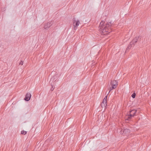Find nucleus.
I'll list each match as a JSON object with an SVG mask.
<instances>
[{"label": "nucleus", "mask_w": 151, "mask_h": 151, "mask_svg": "<svg viewBox=\"0 0 151 151\" xmlns=\"http://www.w3.org/2000/svg\"><path fill=\"white\" fill-rule=\"evenodd\" d=\"M105 22L102 21L99 25L100 30L101 34L103 35H106L111 31V27L113 25L112 22H109L104 24Z\"/></svg>", "instance_id": "obj_1"}, {"label": "nucleus", "mask_w": 151, "mask_h": 151, "mask_svg": "<svg viewBox=\"0 0 151 151\" xmlns=\"http://www.w3.org/2000/svg\"><path fill=\"white\" fill-rule=\"evenodd\" d=\"M137 111V110L135 109L131 110L128 114V115L125 117V120H129L132 117H134L136 115Z\"/></svg>", "instance_id": "obj_2"}, {"label": "nucleus", "mask_w": 151, "mask_h": 151, "mask_svg": "<svg viewBox=\"0 0 151 151\" xmlns=\"http://www.w3.org/2000/svg\"><path fill=\"white\" fill-rule=\"evenodd\" d=\"M111 87L109 88V91L108 92V94L111 90L115 88L117 85V82L116 81H111Z\"/></svg>", "instance_id": "obj_3"}, {"label": "nucleus", "mask_w": 151, "mask_h": 151, "mask_svg": "<svg viewBox=\"0 0 151 151\" xmlns=\"http://www.w3.org/2000/svg\"><path fill=\"white\" fill-rule=\"evenodd\" d=\"M73 25L74 27V29L75 30H76L80 23V21L78 19H76L75 18H73Z\"/></svg>", "instance_id": "obj_4"}, {"label": "nucleus", "mask_w": 151, "mask_h": 151, "mask_svg": "<svg viewBox=\"0 0 151 151\" xmlns=\"http://www.w3.org/2000/svg\"><path fill=\"white\" fill-rule=\"evenodd\" d=\"M52 22H48L45 25L44 28L45 29L47 30L52 26Z\"/></svg>", "instance_id": "obj_5"}, {"label": "nucleus", "mask_w": 151, "mask_h": 151, "mask_svg": "<svg viewBox=\"0 0 151 151\" xmlns=\"http://www.w3.org/2000/svg\"><path fill=\"white\" fill-rule=\"evenodd\" d=\"M139 38V36H137L136 37L132 40V41L130 42V45H133V46L134 45L136 42H137V40H138V39Z\"/></svg>", "instance_id": "obj_6"}, {"label": "nucleus", "mask_w": 151, "mask_h": 151, "mask_svg": "<svg viewBox=\"0 0 151 151\" xmlns=\"http://www.w3.org/2000/svg\"><path fill=\"white\" fill-rule=\"evenodd\" d=\"M31 96V95L30 93H27L24 99L26 101H28L30 99Z\"/></svg>", "instance_id": "obj_7"}, {"label": "nucleus", "mask_w": 151, "mask_h": 151, "mask_svg": "<svg viewBox=\"0 0 151 151\" xmlns=\"http://www.w3.org/2000/svg\"><path fill=\"white\" fill-rule=\"evenodd\" d=\"M123 130V133L124 134H128L130 132V130L127 128L124 129H122L121 131Z\"/></svg>", "instance_id": "obj_8"}, {"label": "nucleus", "mask_w": 151, "mask_h": 151, "mask_svg": "<svg viewBox=\"0 0 151 151\" xmlns=\"http://www.w3.org/2000/svg\"><path fill=\"white\" fill-rule=\"evenodd\" d=\"M56 76H53L52 77L50 81V83L52 84V83L54 82H54L56 81Z\"/></svg>", "instance_id": "obj_9"}, {"label": "nucleus", "mask_w": 151, "mask_h": 151, "mask_svg": "<svg viewBox=\"0 0 151 151\" xmlns=\"http://www.w3.org/2000/svg\"><path fill=\"white\" fill-rule=\"evenodd\" d=\"M133 46V45H130H130H128L127 47V48L126 52L128 50L130 49L131 47Z\"/></svg>", "instance_id": "obj_10"}, {"label": "nucleus", "mask_w": 151, "mask_h": 151, "mask_svg": "<svg viewBox=\"0 0 151 151\" xmlns=\"http://www.w3.org/2000/svg\"><path fill=\"white\" fill-rule=\"evenodd\" d=\"M27 132L26 131L23 130L21 131V134H22L25 135L26 134Z\"/></svg>", "instance_id": "obj_11"}, {"label": "nucleus", "mask_w": 151, "mask_h": 151, "mask_svg": "<svg viewBox=\"0 0 151 151\" xmlns=\"http://www.w3.org/2000/svg\"><path fill=\"white\" fill-rule=\"evenodd\" d=\"M101 106L102 108H105L107 105H106L105 104L101 103Z\"/></svg>", "instance_id": "obj_12"}, {"label": "nucleus", "mask_w": 151, "mask_h": 151, "mask_svg": "<svg viewBox=\"0 0 151 151\" xmlns=\"http://www.w3.org/2000/svg\"><path fill=\"white\" fill-rule=\"evenodd\" d=\"M136 94L135 93H134L132 95V97L133 98H134L135 97Z\"/></svg>", "instance_id": "obj_13"}, {"label": "nucleus", "mask_w": 151, "mask_h": 151, "mask_svg": "<svg viewBox=\"0 0 151 151\" xmlns=\"http://www.w3.org/2000/svg\"><path fill=\"white\" fill-rule=\"evenodd\" d=\"M102 103L103 104H105L106 105H107V101H105V100H103V101H102Z\"/></svg>", "instance_id": "obj_14"}, {"label": "nucleus", "mask_w": 151, "mask_h": 151, "mask_svg": "<svg viewBox=\"0 0 151 151\" xmlns=\"http://www.w3.org/2000/svg\"><path fill=\"white\" fill-rule=\"evenodd\" d=\"M107 95L105 97V98H104V99L103 100H104L106 101L107 99Z\"/></svg>", "instance_id": "obj_15"}, {"label": "nucleus", "mask_w": 151, "mask_h": 151, "mask_svg": "<svg viewBox=\"0 0 151 151\" xmlns=\"http://www.w3.org/2000/svg\"><path fill=\"white\" fill-rule=\"evenodd\" d=\"M23 62L22 61H21L20 63H19V65H23Z\"/></svg>", "instance_id": "obj_16"}, {"label": "nucleus", "mask_w": 151, "mask_h": 151, "mask_svg": "<svg viewBox=\"0 0 151 151\" xmlns=\"http://www.w3.org/2000/svg\"><path fill=\"white\" fill-rule=\"evenodd\" d=\"M51 86H52V88H51V90L52 91L53 90L54 88H53V86H52V85L51 84Z\"/></svg>", "instance_id": "obj_17"}]
</instances>
